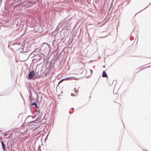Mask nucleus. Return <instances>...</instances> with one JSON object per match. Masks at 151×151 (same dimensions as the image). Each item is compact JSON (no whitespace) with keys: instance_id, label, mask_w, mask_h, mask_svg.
<instances>
[{"instance_id":"nucleus-1","label":"nucleus","mask_w":151,"mask_h":151,"mask_svg":"<svg viewBox=\"0 0 151 151\" xmlns=\"http://www.w3.org/2000/svg\"><path fill=\"white\" fill-rule=\"evenodd\" d=\"M40 50H42L45 52L48 51L49 52L50 49L49 48V46L48 44L46 43H44L40 47Z\"/></svg>"},{"instance_id":"nucleus-2","label":"nucleus","mask_w":151,"mask_h":151,"mask_svg":"<svg viewBox=\"0 0 151 151\" xmlns=\"http://www.w3.org/2000/svg\"><path fill=\"white\" fill-rule=\"evenodd\" d=\"M39 1V0H36L35 2L32 3L29 1H26L24 2V5H26L27 6H32V4H35Z\"/></svg>"},{"instance_id":"nucleus-3","label":"nucleus","mask_w":151,"mask_h":151,"mask_svg":"<svg viewBox=\"0 0 151 151\" xmlns=\"http://www.w3.org/2000/svg\"><path fill=\"white\" fill-rule=\"evenodd\" d=\"M35 73L34 70H32L29 73L28 76L29 79H31L33 78L35 76Z\"/></svg>"},{"instance_id":"nucleus-4","label":"nucleus","mask_w":151,"mask_h":151,"mask_svg":"<svg viewBox=\"0 0 151 151\" xmlns=\"http://www.w3.org/2000/svg\"><path fill=\"white\" fill-rule=\"evenodd\" d=\"M41 55L40 54H37L35 57L34 59H35L37 60H39L41 59Z\"/></svg>"},{"instance_id":"nucleus-5","label":"nucleus","mask_w":151,"mask_h":151,"mask_svg":"<svg viewBox=\"0 0 151 151\" xmlns=\"http://www.w3.org/2000/svg\"><path fill=\"white\" fill-rule=\"evenodd\" d=\"M107 75L106 73L105 72V71H104L103 72L102 77H103L106 78V77H107Z\"/></svg>"},{"instance_id":"nucleus-6","label":"nucleus","mask_w":151,"mask_h":151,"mask_svg":"<svg viewBox=\"0 0 151 151\" xmlns=\"http://www.w3.org/2000/svg\"><path fill=\"white\" fill-rule=\"evenodd\" d=\"M1 145H2V147L3 149V150H5V145H4V143L3 142V141H2L1 142Z\"/></svg>"},{"instance_id":"nucleus-7","label":"nucleus","mask_w":151,"mask_h":151,"mask_svg":"<svg viewBox=\"0 0 151 151\" xmlns=\"http://www.w3.org/2000/svg\"><path fill=\"white\" fill-rule=\"evenodd\" d=\"M32 106L35 105V107L36 108H37V104L36 103H35V102L33 103L32 104Z\"/></svg>"},{"instance_id":"nucleus-8","label":"nucleus","mask_w":151,"mask_h":151,"mask_svg":"<svg viewBox=\"0 0 151 151\" xmlns=\"http://www.w3.org/2000/svg\"><path fill=\"white\" fill-rule=\"evenodd\" d=\"M73 91L76 94L78 92V91L75 88H74V89L73 90Z\"/></svg>"},{"instance_id":"nucleus-9","label":"nucleus","mask_w":151,"mask_h":151,"mask_svg":"<svg viewBox=\"0 0 151 151\" xmlns=\"http://www.w3.org/2000/svg\"><path fill=\"white\" fill-rule=\"evenodd\" d=\"M73 78V77H68V78H63V79H64V81L67 80H68L70 78Z\"/></svg>"},{"instance_id":"nucleus-10","label":"nucleus","mask_w":151,"mask_h":151,"mask_svg":"<svg viewBox=\"0 0 151 151\" xmlns=\"http://www.w3.org/2000/svg\"><path fill=\"white\" fill-rule=\"evenodd\" d=\"M64 81V79H62V80H61L60 81H59V83H58V84H59V83H61L62 81Z\"/></svg>"},{"instance_id":"nucleus-11","label":"nucleus","mask_w":151,"mask_h":151,"mask_svg":"<svg viewBox=\"0 0 151 151\" xmlns=\"http://www.w3.org/2000/svg\"><path fill=\"white\" fill-rule=\"evenodd\" d=\"M42 130H40L39 132H38L37 133V134H39L40 133V132H42Z\"/></svg>"},{"instance_id":"nucleus-12","label":"nucleus","mask_w":151,"mask_h":151,"mask_svg":"<svg viewBox=\"0 0 151 151\" xmlns=\"http://www.w3.org/2000/svg\"><path fill=\"white\" fill-rule=\"evenodd\" d=\"M143 66H141V67H140L139 68H138V69H142V68H142V67H143Z\"/></svg>"},{"instance_id":"nucleus-13","label":"nucleus","mask_w":151,"mask_h":151,"mask_svg":"<svg viewBox=\"0 0 151 151\" xmlns=\"http://www.w3.org/2000/svg\"><path fill=\"white\" fill-rule=\"evenodd\" d=\"M17 1H22V0H16Z\"/></svg>"},{"instance_id":"nucleus-14","label":"nucleus","mask_w":151,"mask_h":151,"mask_svg":"<svg viewBox=\"0 0 151 151\" xmlns=\"http://www.w3.org/2000/svg\"><path fill=\"white\" fill-rule=\"evenodd\" d=\"M17 5H15L14 6V8H15L16 6H17Z\"/></svg>"},{"instance_id":"nucleus-15","label":"nucleus","mask_w":151,"mask_h":151,"mask_svg":"<svg viewBox=\"0 0 151 151\" xmlns=\"http://www.w3.org/2000/svg\"><path fill=\"white\" fill-rule=\"evenodd\" d=\"M2 0H0V4L2 3Z\"/></svg>"},{"instance_id":"nucleus-16","label":"nucleus","mask_w":151,"mask_h":151,"mask_svg":"<svg viewBox=\"0 0 151 151\" xmlns=\"http://www.w3.org/2000/svg\"><path fill=\"white\" fill-rule=\"evenodd\" d=\"M6 135H7V134H6V133H5V134H4V136H6Z\"/></svg>"},{"instance_id":"nucleus-17","label":"nucleus","mask_w":151,"mask_h":151,"mask_svg":"<svg viewBox=\"0 0 151 151\" xmlns=\"http://www.w3.org/2000/svg\"><path fill=\"white\" fill-rule=\"evenodd\" d=\"M90 70V71H91V73H92L93 71H92V70Z\"/></svg>"},{"instance_id":"nucleus-18","label":"nucleus","mask_w":151,"mask_h":151,"mask_svg":"<svg viewBox=\"0 0 151 151\" xmlns=\"http://www.w3.org/2000/svg\"><path fill=\"white\" fill-rule=\"evenodd\" d=\"M149 67H150V66H148V67H146L145 68H149Z\"/></svg>"},{"instance_id":"nucleus-19","label":"nucleus","mask_w":151,"mask_h":151,"mask_svg":"<svg viewBox=\"0 0 151 151\" xmlns=\"http://www.w3.org/2000/svg\"><path fill=\"white\" fill-rule=\"evenodd\" d=\"M103 68H105V66H103Z\"/></svg>"},{"instance_id":"nucleus-20","label":"nucleus","mask_w":151,"mask_h":151,"mask_svg":"<svg viewBox=\"0 0 151 151\" xmlns=\"http://www.w3.org/2000/svg\"><path fill=\"white\" fill-rule=\"evenodd\" d=\"M71 95H72V94H73V93H71Z\"/></svg>"},{"instance_id":"nucleus-21","label":"nucleus","mask_w":151,"mask_h":151,"mask_svg":"<svg viewBox=\"0 0 151 151\" xmlns=\"http://www.w3.org/2000/svg\"><path fill=\"white\" fill-rule=\"evenodd\" d=\"M146 7H147L146 8H144V9H145L146 8Z\"/></svg>"},{"instance_id":"nucleus-22","label":"nucleus","mask_w":151,"mask_h":151,"mask_svg":"<svg viewBox=\"0 0 151 151\" xmlns=\"http://www.w3.org/2000/svg\"><path fill=\"white\" fill-rule=\"evenodd\" d=\"M112 4L111 3V5H112Z\"/></svg>"},{"instance_id":"nucleus-23","label":"nucleus","mask_w":151,"mask_h":151,"mask_svg":"<svg viewBox=\"0 0 151 151\" xmlns=\"http://www.w3.org/2000/svg\"><path fill=\"white\" fill-rule=\"evenodd\" d=\"M142 10H143V9H142V10H141V11H142Z\"/></svg>"},{"instance_id":"nucleus-24","label":"nucleus","mask_w":151,"mask_h":151,"mask_svg":"<svg viewBox=\"0 0 151 151\" xmlns=\"http://www.w3.org/2000/svg\"><path fill=\"white\" fill-rule=\"evenodd\" d=\"M36 94H37V93H36Z\"/></svg>"}]
</instances>
